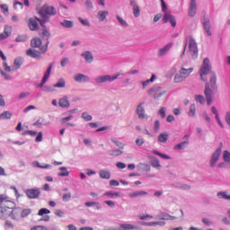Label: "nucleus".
<instances>
[{
	"mask_svg": "<svg viewBox=\"0 0 230 230\" xmlns=\"http://www.w3.org/2000/svg\"><path fill=\"white\" fill-rule=\"evenodd\" d=\"M136 112L139 119H148V115L145 112V102H140L138 103Z\"/></svg>",
	"mask_w": 230,
	"mask_h": 230,
	"instance_id": "obj_11",
	"label": "nucleus"
},
{
	"mask_svg": "<svg viewBox=\"0 0 230 230\" xmlns=\"http://www.w3.org/2000/svg\"><path fill=\"white\" fill-rule=\"evenodd\" d=\"M12 116H13V114L11 111H4L0 114V121L3 119H12Z\"/></svg>",
	"mask_w": 230,
	"mask_h": 230,
	"instance_id": "obj_43",
	"label": "nucleus"
},
{
	"mask_svg": "<svg viewBox=\"0 0 230 230\" xmlns=\"http://www.w3.org/2000/svg\"><path fill=\"white\" fill-rule=\"evenodd\" d=\"M51 125L49 120H45L44 119H39L36 122H34L35 127H39V128H42V127H48Z\"/></svg>",
	"mask_w": 230,
	"mask_h": 230,
	"instance_id": "obj_28",
	"label": "nucleus"
},
{
	"mask_svg": "<svg viewBox=\"0 0 230 230\" xmlns=\"http://www.w3.org/2000/svg\"><path fill=\"white\" fill-rule=\"evenodd\" d=\"M216 89L218 90V86H217V74L211 73L209 81L206 83L205 89Z\"/></svg>",
	"mask_w": 230,
	"mask_h": 230,
	"instance_id": "obj_13",
	"label": "nucleus"
},
{
	"mask_svg": "<svg viewBox=\"0 0 230 230\" xmlns=\"http://www.w3.org/2000/svg\"><path fill=\"white\" fill-rule=\"evenodd\" d=\"M15 208V203L10 200L6 194H0V218H7L10 216V209Z\"/></svg>",
	"mask_w": 230,
	"mask_h": 230,
	"instance_id": "obj_2",
	"label": "nucleus"
},
{
	"mask_svg": "<svg viewBox=\"0 0 230 230\" xmlns=\"http://www.w3.org/2000/svg\"><path fill=\"white\" fill-rule=\"evenodd\" d=\"M13 9L19 12V10H22L24 8V4L19 1H14L13 2Z\"/></svg>",
	"mask_w": 230,
	"mask_h": 230,
	"instance_id": "obj_47",
	"label": "nucleus"
},
{
	"mask_svg": "<svg viewBox=\"0 0 230 230\" xmlns=\"http://www.w3.org/2000/svg\"><path fill=\"white\" fill-rule=\"evenodd\" d=\"M81 118L84 121H93V116L87 113V111L83 112Z\"/></svg>",
	"mask_w": 230,
	"mask_h": 230,
	"instance_id": "obj_52",
	"label": "nucleus"
},
{
	"mask_svg": "<svg viewBox=\"0 0 230 230\" xmlns=\"http://www.w3.org/2000/svg\"><path fill=\"white\" fill-rule=\"evenodd\" d=\"M10 209L12 208H9V217L11 216V218H13V220L19 221L21 218V208H14L12 211H10Z\"/></svg>",
	"mask_w": 230,
	"mask_h": 230,
	"instance_id": "obj_25",
	"label": "nucleus"
},
{
	"mask_svg": "<svg viewBox=\"0 0 230 230\" xmlns=\"http://www.w3.org/2000/svg\"><path fill=\"white\" fill-rule=\"evenodd\" d=\"M31 230H49V228L44 226H32Z\"/></svg>",
	"mask_w": 230,
	"mask_h": 230,
	"instance_id": "obj_64",
	"label": "nucleus"
},
{
	"mask_svg": "<svg viewBox=\"0 0 230 230\" xmlns=\"http://www.w3.org/2000/svg\"><path fill=\"white\" fill-rule=\"evenodd\" d=\"M193 73V67L188 66V65H181L179 71L175 74L173 82L174 84H181L190 77V75Z\"/></svg>",
	"mask_w": 230,
	"mask_h": 230,
	"instance_id": "obj_4",
	"label": "nucleus"
},
{
	"mask_svg": "<svg viewBox=\"0 0 230 230\" xmlns=\"http://www.w3.org/2000/svg\"><path fill=\"white\" fill-rule=\"evenodd\" d=\"M111 143L116 145V146L120 148L121 150H123V148H125V144H123L121 141H119V140H118L116 138H111Z\"/></svg>",
	"mask_w": 230,
	"mask_h": 230,
	"instance_id": "obj_49",
	"label": "nucleus"
},
{
	"mask_svg": "<svg viewBox=\"0 0 230 230\" xmlns=\"http://www.w3.org/2000/svg\"><path fill=\"white\" fill-rule=\"evenodd\" d=\"M28 199H38L40 195V190L39 189H29L25 191Z\"/></svg>",
	"mask_w": 230,
	"mask_h": 230,
	"instance_id": "obj_21",
	"label": "nucleus"
},
{
	"mask_svg": "<svg viewBox=\"0 0 230 230\" xmlns=\"http://www.w3.org/2000/svg\"><path fill=\"white\" fill-rule=\"evenodd\" d=\"M148 192L146 190H136L128 193L130 199H139V197H146Z\"/></svg>",
	"mask_w": 230,
	"mask_h": 230,
	"instance_id": "obj_22",
	"label": "nucleus"
},
{
	"mask_svg": "<svg viewBox=\"0 0 230 230\" xmlns=\"http://www.w3.org/2000/svg\"><path fill=\"white\" fill-rule=\"evenodd\" d=\"M26 40H28V36L26 34L19 35L15 39L16 42H26Z\"/></svg>",
	"mask_w": 230,
	"mask_h": 230,
	"instance_id": "obj_55",
	"label": "nucleus"
},
{
	"mask_svg": "<svg viewBox=\"0 0 230 230\" xmlns=\"http://www.w3.org/2000/svg\"><path fill=\"white\" fill-rule=\"evenodd\" d=\"M79 22L83 24V26H91V22H89V20L87 19H83L82 17H78Z\"/></svg>",
	"mask_w": 230,
	"mask_h": 230,
	"instance_id": "obj_59",
	"label": "nucleus"
},
{
	"mask_svg": "<svg viewBox=\"0 0 230 230\" xmlns=\"http://www.w3.org/2000/svg\"><path fill=\"white\" fill-rule=\"evenodd\" d=\"M121 72H117L113 75H101L94 77L93 82L95 85H102V84H107L109 82L111 84V82H114L115 80H118L119 76H121Z\"/></svg>",
	"mask_w": 230,
	"mask_h": 230,
	"instance_id": "obj_5",
	"label": "nucleus"
},
{
	"mask_svg": "<svg viewBox=\"0 0 230 230\" xmlns=\"http://www.w3.org/2000/svg\"><path fill=\"white\" fill-rule=\"evenodd\" d=\"M60 172L58 173V177H69V171L67 167H59Z\"/></svg>",
	"mask_w": 230,
	"mask_h": 230,
	"instance_id": "obj_44",
	"label": "nucleus"
},
{
	"mask_svg": "<svg viewBox=\"0 0 230 230\" xmlns=\"http://www.w3.org/2000/svg\"><path fill=\"white\" fill-rule=\"evenodd\" d=\"M203 28L208 37H211V35H213V29L211 27V21H209V18L203 19Z\"/></svg>",
	"mask_w": 230,
	"mask_h": 230,
	"instance_id": "obj_15",
	"label": "nucleus"
},
{
	"mask_svg": "<svg viewBox=\"0 0 230 230\" xmlns=\"http://www.w3.org/2000/svg\"><path fill=\"white\" fill-rule=\"evenodd\" d=\"M61 26H64V28H73L75 26V23L73 22L68 21V20H64L63 22H60Z\"/></svg>",
	"mask_w": 230,
	"mask_h": 230,
	"instance_id": "obj_51",
	"label": "nucleus"
},
{
	"mask_svg": "<svg viewBox=\"0 0 230 230\" xmlns=\"http://www.w3.org/2000/svg\"><path fill=\"white\" fill-rule=\"evenodd\" d=\"M42 19H39L37 17H32L29 19L28 26L31 31H37L39 30V22H40Z\"/></svg>",
	"mask_w": 230,
	"mask_h": 230,
	"instance_id": "obj_14",
	"label": "nucleus"
},
{
	"mask_svg": "<svg viewBox=\"0 0 230 230\" xmlns=\"http://www.w3.org/2000/svg\"><path fill=\"white\" fill-rule=\"evenodd\" d=\"M158 114L159 116H161V118H166V108L164 107L160 108L158 111Z\"/></svg>",
	"mask_w": 230,
	"mask_h": 230,
	"instance_id": "obj_61",
	"label": "nucleus"
},
{
	"mask_svg": "<svg viewBox=\"0 0 230 230\" xmlns=\"http://www.w3.org/2000/svg\"><path fill=\"white\" fill-rule=\"evenodd\" d=\"M194 101L196 103H199V105H206V97H204V95L202 94H196L194 96Z\"/></svg>",
	"mask_w": 230,
	"mask_h": 230,
	"instance_id": "obj_33",
	"label": "nucleus"
},
{
	"mask_svg": "<svg viewBox=\"0 0 230 230\" xmlns=\"http://www.w3.org/2000/svg\"><path fill=\"white\" fill-rule=\"evenodd\" d=\"M102 197H106V199H119L121 197V192H116L114 190H107L102 194Z\"/></svg>",
	"mask_w": 230,
	"mask_h": 230,
	"instance_id": "obj_23",
	"label": "nucleus"
},
{
	"mask_svg": "<svg viewBox=\"0 0 230 230\" xmlns=\"http://www.w3.org/2000/svg\"><path fill=\"white\" fill-rule=\"evenodd\" d=\"M13 66L16 69H20L21 66H22V58H16L14 59Z\"/></svg>",
	"mask_w": 230,
	"mask_h": 230,
	"instance_id": "obj_53",
	"label": "nucleus"
},
{
	"mask_svg": "<svg viewBox=\"0 0 230 230\" xmlns=\"http://www.w3.org/2000/svg\"><path fill=\"white\" fill-rule=\"evenodd\" d=\"M170 135L166 132H163L158 135V143H167Z\"/></svg>",
	"mask_w": 230,
	"mask_h": 230,
	"instance_id": "obj_40",
	"label": "nucleus"
},
{
	"mask_svg": "<svg viewBox=\"0 0 230 230\" xmlns=\"http://www.w3.org/2000/svg\"><path fill=\"white\" fill-rule=\"evenodd\" d=\"M170 22L171 26H172V28H175V26H177V22L175 21V16L172 15L168 13H164V15L163 17V22L164 24H166V22Z\"/></svg>",
	"mask_w": 230,
	"mask_h": 230,
	"instance_id": "obj_17",
	"label": "nucleus"
},
{
	"mask_svg": "<svg viewBox=\"0 0 230 230\" xmlns=\"http://www.w3.org/2000/svg\"><path fill=\"white\" fill-rule=\"evenodd\" d=\"M81 57L84 59L86 64H93V62H94V56H93V52L89 50L83 52Z\"/></svg>",
	"mask_w": 230,
	"mask_h": 230,
	"instance_id": "obj_18",
	"label": "nucleus"
},
{
	"mask_svg": "<svg viewBox=\"0 0 230 230\" xmlns=\"http://www.w3.org/2000/svg\"><path fill=\"white\" fill-rule=\"evenodd\" d=\"M139 220H148L154 218V216L151 215H140L138 216Z\"/></svg>",
	"mask_w": 230,
	"mask_h": 230,
	"instance_id": "obj_62",
	"label": "nucleus"
},
{
	"mask_svg": "<svg viewBox=\"0 0 230 230\" xmlns=\"http://www.w3.org/2000/svg\"><path fill=\"white\" fill-rule=\"evenodd\" d=\"M116 19L119 22V24H120V26H123V28H127V26H128V23L127 22V21H125L121 16H119V14L116 15Z\"/></svg>",
	"mask_w": 230,
	"mask_h": 230,
	"instance_id": "obj_45",
	"label": "nucleus"
},
{
	"mask_svg": "<svg viewBox=\"0 0 230 230\" xmlns=\"http://www.w3.org/2000/svg\"><path fill=\"white\" fill-rule=\"evenodd\" d=\"M4 33L7 35V37H10L12 35V26L6 25L4 27Z\"/></svg>",
	"mask_w": 230,
	"mask_h": 230,
	"instance_id": "obj_60",
	"label": "nucleus"
},
{
	"mask_svg": "<svg viewBox=\"0 0 230 230\" xmlns=\"http://www.w3.org/2000/svg\"><path fill=\"white\" fill-rule=\"evenodd\" d=\"M177 75V67H172L166 74V78H172L173 75Z\"/></svg>",
	"mask_w": 230,
	"mask_h": 230,
	"instance_id": "obj_50",
	"label": "nucleus"
},
{
	"mask_svg": "<svg viewBox=\"0 0 230 230\" xmlns=\"http://www.w3.org/2000/svg\"><path fill=\"white\" fill-rule=\"evenodd\" d=\"M53 87H56V89H64L66 87V79L59 78Z\"/></svg>",
	"mask_w": 230,
	"mask_h": 230,
	"instance_id": "obj_39",
	"label": "nucleus"
},
{
	"mask_svg": "<svg viewBox=\"0 0 230 230\" xmlns=\"http://www.w3.org/2000/svg\"><path fill=\"white\" fill-rule=\"evenodd\" d=\"M186 48H188V54L190 57H191L193 60H197V58H199V45L197 44V40H195L192 36L186 37L181 58L184 57L186 53Z\"/></svg>",
	"mask_w": 230,
	"mask_h": 230,
	"instance_id": "obj_1",
	"label": "nucleus"
},
{
	"mask_svg": "<svg viewBox=\"0 0 230 230\" xmlns=\"http://www.w3.org/2000/svg\"><path fill=\"white\" fill-rule=\"evenodd\" d=\"M223 160L225 163H230V152L227 150H225L223 152Z\"/></svg>",
	"mask_w": 230,
	"mask_h": 230,
	"instance_id": "obj_54",
	"label": "nucleus"
},
{
	"mask_svg": "<svg viewBox=\"0 0 230 230\" xmlns=\"http://www.w3.org/2000/svg\"><path fill=\"white\" fill-rule=\"evenodd\" d=\"M109 15V11L101 10L97 13V19L100 22L107 21V16Z\"/></svg>",
	"mask_w": 230,
	"mask_h": 230,
	"instance_id": "obj_27",
	"label": "nucleus"
},
{
	"mask_svg": "<svg viewBox=\"0 0 230 230\" xmlns=\"http://www.w3.org/2000/svg\"><path fill=\"white\" fill-rule=\"evenodd\" d=\"M31 213V208H20V217L28 218Z\"/></svg>",
	"mask_w": 230,
	"mask_h": 230,
	"instance_id": "obj_34",
	"label": "nucleus"
},
{
	"mask_svg": "<svg viewBox=\"0 0 230 230\" xmlns=\"http://www.w3.org/2000/svg\"><path fill=\"white\" fill-rule=\"evenodd\" d=\"M152 154H155V155H158L159 157H162V159H166V160L172 159V157H170V155H164L157 150H153Z\"/></svg>",
	"mask_w": 230,
	"mask_h": 230,
	"instance_id": "obj_46",
	"label": "nucleus"
},
{
	"mask_svg": "<svg viewBox=\"0 0 230 230\" xmlns=\"http://www.w3.org/2000/svg\"><path fill=\"white\" fill-rule=\"evenodd\" d=\"M196 115H197V105L195 103H192L189 107L188 117L195 118Z\"/></svg>",
	"mask_w": 230,
	"mask_h": 230,
	"instance_id": "obj_31",
	"label": "nucleus"
},
{
	"mask_svg": "<svg viewBox=\"0 0 230 230\" xmlns=\"http://www.w3.org/2000/svg\"><path fill=\"white\" fill-rule=\"evenodd\" d=\"M35 110H37V107H35L34 105H29L22 110V112L24 114H28L30 111H35Z\"/></svg>",
	"mask_w": 230,
	"mask_h": 230,
	"instance_id": "obj_58",
	"label": "nucleus"
},
{
	"mask_svg": "<svg viewBox=\"0 0 230 230\" xmlns=\"http://www.w3.org/2000/svg\"><path fill=\"white\" fill-rule=\"evenodd\" d=\"M84 8L87 12H93V10H94V3L93 0H84Z\"/></svg>",
	"mask_w": 230,
	"mask_h": 230,
	"instance_id": "obj_35",
	"label": "nucleus"
},
{
	"mask_svg": "<svg viewBox=\"0 0 230 230\" xmlns=\"http://www.w3.org/2000/svg\"><path fill=\"white\" fill-rule=\"evenodd\" d=\"M172 48H173V43H168L167 45L162 47L157 50V57H166Z\"/></svg>",
	"mask_w": 230,
	"mask_h": 230,
	"instance_id": "obj_16",
	"label": "nucleus"
},
{
	"mask_svg": "<svg viewBox=\"0 0 230 230\" xmlns=\"http://www.w3.org/2000/svg\"><path fill=\"white\" fill-rule=\"evenodd\" d=\"M39 13L41 16V20H40V24L41 28H44V24L46 22H49V17H53L58 13L57 8L53 7V5H43L40 10Z\"/></svg>",
	"mask_w": 230,
	"mask_h": 230,
	"instance_id": "obj_3",
	"label": "nucleus"
},
{
	"mask_svg": "<svg viewBox=\"0 0 230 230\" xmlns=\"http://www.w3.org/2000/svg\"><path fill=\"white\" fill-rule=\"evenodd\" d=\"M142 226H146L147 227H164L166 226V222L164 221H153V222H143L141 223Z\"/></svg>",
	"mask_w": 230,
	"mask_h": 230,
	"instance_id": "obj_20",
	"label": "nucleus"
},
{
	"mask_svg": "<svg viewBox=\"0 0 230 230\" xmlns=\"http://www.w3.org/2000/svg\"><path fill=\"white\" fill-rule=\"evenodd\" d=\"M0 58H2V60H4L3 62L4 70L6 73H12V66H8V63H6V56H4V53H3L2 49H0Z\"/></svg>",
	"mask_w": 230,
	"mask_h": 230,
	"instance_id": "obj_24",
	"label": "nucleus"
},
{
	"mask_svg": "<svg viewBox=\"0 0 230 230\" xmlns=\"http://www.w3.org/2000/svg\"><path fill=\"white\" fill-rule=\"evenodd\" d=\"M164 94H166V89L162 86H153L148 91V95L154 98V100H159V98L164 96Z\"/></svg>",
	"mask_w": 230,
	"mask_h": 230,
	"instance_id": "obj_8",
	"label": "nucleus"
},
{
	"mask_svg": "<svg viewBox=\"0 0 230 230\" xmlns=\"http://www.w3.org/2000/svg\"><path fill=\"white\" fill-rule=\"evenodd\" d=\"M120 229L121 230H136V229H139V227L134 224L125 223V224H120Z\"/></svg>",
	"mask_w": 230,
	"mask_h": 230,
	"instance_id": "obj_30",
	"label": "nucleus"
},
{
	"mask_svg": "<svg viewBox=\"0 0 230 230\" xmlns=\"http://www.w3.org/2000/svg\"><path fill=\"white\" fill-rule=\"evenodd\" d=\"M51 211L48 208H40L38 212L39 217H44V215H49Z\"/></svg>",
	"mask_w": 230,
	"mask_h": 230,
	"instance_id": "obj_57",
	"label": "nucleus"
},
{
	"mask_svg": "<svg viewBox=\"0 0 230 230\" xmlns=\"http://www.w3.org/2000/svg\"><path fill=\"white\" fill-rule=\"evenodd\" d=\"M158 217L160 220H177V217L170 216L168 213H162Z\"/></svg>",
	"mask_w": 230,
	"mask_h": 230,
	"instance_id": "obj_37",
	"label": "nucleus"
},
{
	"mask_svg": "<svg viewBox=\"0 0 230 230\" xmlns=\"http://www.w3.org/2000/svg\"><path fill=\"white\" fill-rule=\"evenodd\" d=\"M0 9H1L2 13H4V15H10V11H9V8H8V4H0Z\"/></svg>",
	"mask_w": 230,
	"mask_h": 230,
	"instance_id": "obj_48",
	"label": "nucleus"
},
{
	"mask_svg": "<svg viewBox=\"0 0 230 230\" xmlns=\"http://www.w3.org/2000/svg\"><path fill=\"white\" fill-rule=\"evenodd\" d=\"M130 4L133 7L134 17H139L141 15V10L139 9V5H137V3H136V1L134 0H131Z\"/></svg>",
	"mask_w": 230,
	"mask_h": 230,
	"instance_id": "obj_26",
	"label": "nucleus"
},
{
	"mask_svg": "<svg viewBox=\"0 0 230 230\" xmlns=\"http://www.w3.org/2000/svg\"><path fill=\"white\" fill-rule=\"evenodd\" d=\"M197 15V0H190L189 5V17Z\"/></svg>",
	"mask_w": 230,
	"mask_h": 230,
	"instance_id": "obj_19",
	"label": "nucleus"
},
{
	"mask_svg": "<svg viewBox=\"0 0 230 230\" xmlns=\"http://www.w3.org/2000/svg\"><path fill=\"white\" fill-rule=\"evenodd\" d=\"M52 69H53V64H50L42 77L43 83L48 82V79L49 78V75H51Z\"/></svg>",
	"mask_w": 230,
	"mask_h": 230,
	"instance_id": "obj_42",
	"label": "nucleus"
},
{
	"mask_svg": "<svg viewBox=\"0 0 230 230\" xmlns=\"http://www.w3.org/2000/svg\"><path fill=\"white\" fill-rule=\"evenodd\" d=\"M218 93V90L211 89L209 87L205 88L204 95L207 100V105H211L215 102V94Z\"/></svg>",
	"mask_w": 230,
	"mask_h": 230,
	"instance_id": "obj_9",
	"label": "nucleus"
},
{
	"mask_svg": "<svg viewBox=\"0 0 230 230\" xmlns=\"http://www.w3.org/2000/svg\"><path fill=\"white\" fill-rule=\"evenodd\" d=\"M123 151H121V149H115L111 151V154H110V155H111V157H118L119 155H122Z\"/></svg>",
	"mask_w": 230,
	"mask_h": 230,
	"instance_id": "obj_56",
	"label": "nucleus"
},
{
	"mask_svg": "<svg viewBox=\"0 0 230 230\" xmlns=\"http://www.w3.org/2000/svg\"><path fill=\"white\" fill-rule=\"evenodd\" d=\"M188 145H190V141L185 140L183 142H181L174 146L175 150H184L185 148H188Z\"/></svg>",
	"mask_w": 230,
	"mask_h": 230,
	"instance_id": "obj_36",
	"label": "nucleus"
},
{
	"mask_svg": "<svg viewBox=\"0 0 230 230\" xmlns=\"http://www.w3.org/2000/svg\"><path fill=\"white\" fill-rule=\"evenodd\" d=\"M220 157H222V147H217L214 152H212L208 164L210 168H217V164H218V161H220Z\"/></svg>",
	"mask_w": 230,
	"mask_h": 230,
	"instance_id": "obj_7",
	"label": "nucleus"
},
{
	"mask_svg": "<svg viewBox=\"0 0 230 230\" xmlns=\"http://www.w3.org/2000/svg\"><path fill=\"white\" fill-rule=\"evenodd\" d=\"M151 165L156 170H160L162 168L161 162H159V159L157 157H152Z\"/></svg>",
	"mask_w": 230,
	"mask_h": 230,
	"instance_id": "obj_41",
	"label": "nucleus"
},
{
	"mask_svg": "<svg viewBox=\"0 0 230 230\" xmlns=\"http://www.w3.org/2000/svg\"><path fill=\"white\" fill-rule=\"evenodd\" d=\"M73 79L76 82V84H89V82H91V77L82 73L75 74Z\"/></svg>",
	"mask_w": 230,
	"mask_h": 230,
	"instance_id": "obj_12",
	"label": "nucleus"
},
{
	"mask_svg": "<svg viewBox=\"0 0 230 230\" xmlns=\"http://www.w3.org/2000/svg\"><path fill=\"white\" fill-rule=\"evenodd\" d=\"M99 177H101V179H106V180L111 179V171H107L105 169L101 170L99 172Z\"/></svg>",
	"mask_w": 230,
	"mask_h": 230,
	"instance_id": "obj_38",
	"label": "nucleus"
},
{
	"mask_svg": "<svg viewBox=\"0 0 230 230\" xmlns=\"http://www.w3.org/2000/svg\"><path fill=\"white\" fill-rule=\"evenodd\" d=\"M211 71V62L209 58H206L203 59L202 66L199 69L200 80L202 82H208V75H209Z\"/></svg>",
	"mask_w": 230,
	"mask_h": 230,
	"instance_id": "obj_6",
	"label": "nucleus"
},
{
	"mask_svg": "<svg viewBox=\"0 0 230 230\" xmlns=\"http://www.w3.org/2000/svg\"><path fill=\"white\" fill-rule=\"evenodd\" d=\"M28 57H31L32 58H40V52L33 49H29L26 51Z\"/></svg>",
	"mask_w": 230,
	"mask_h": 230,
	"instance_id": "obj_32",
	"label": "nucleus"
},
{
	"mask_svg": "<svg viewBox=\"0 0 230 230\" xmlns=\"http://www.w3.org/2000/svg\"><path fill=\"white\" fill-rule=\"evenodd\" d=\"M31 48H39L42 53L48 51V43L45 46H42V40L40 38H34L31 41Z\"/></svg>",
	"mask_w": 230,
	"mask_h": 230,
	"instance_id": "obj_10",
	"label": "nucleus"
},
{
	"mask_svg": "<svg viewBox=\"0 0 230 230\" xmlns=\"http://www.w3.org/2000/svg\"><path fill=\"white\" fill-rule=\"evenodd\" d=\"M0 74L4 78V80H12V75H10L9 74L5 73L4 71L0 70Z\"/></svg>",
	"mask_w": 230,
	"mask_h": 230,
	"instance_id": "obj_63",
	"label": "nucleus"
},
{
	"mask_svg": "<svg viewBox=\"0 0 230 230\" xmlns=\"http://www.w3.org/2000/svg\"><path fill=\"white\" fill-rule=\"evenodd\" d=\"M58 105L62 109H67L71 105L69 103V100H67V96H64L63 98L59 99Z\"/></svg>",
	"mask_w": 230,
	"mask_h": 230,
	"instance_id": "obj_29",
	"label": "nucleus"
}]
</instances>
